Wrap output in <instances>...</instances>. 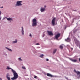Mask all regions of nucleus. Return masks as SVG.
<instances>
[{
    "instance_id": "22",
    "label": "nucleus",
    "mask_w": 80,
    "mask_h": 80,
    "mask_svg": "<svg viewBox=\"0 0 80 80\" xmlns=\"http://www.w3.org/2000/svg\"><path fill=\"white\" fill-rule=\"evenodd\" d=\"M8 77H10V75H8V74L7 75L6 77L7 78H9Z\"/></svg>"
},
{
    "instance_id": "7",
    "label": "nucleus",
    "mask_w": 80,
    "mask_h": 80,
    "mask_svg": "<svg viewBox=\"0 0 80 80\" xmlns=\"http://www.w3.org/2000/svg\"><path fill=\"white\" fill-rule=\"evenodd\" d=\"M75 72L78 75H79V76H80V72L79 71H77L76 70H74Z\"/></svg>"
},
{
    "instance_id": "17",
    "label": "nucleus",
    "mask_w": 80,
    "mask_h": 80,
    "mask_svg": "<svg viewBox=\"0 0 80 80\" xmlns=\"http://www.w3.org/2000/svg\"><path fill=\"white\" fill-rule=\"evenodd\" d=\"M50 35H52V36L53 35V33H52V31H50Z\"/></svg>"
},
{
    "instance_id": "9",
    "label": "nucleus",
    "mask_w": 80,
    "mask_h": 80,
    "mask_svg": "<svg viewBox=\"0 0 80 80\" xmlns=\"http://www.w3.org/2000/svg\"><path fill=\"white\" fill-rule=\"evenodd\" d=\"M65 40L68 42H69L70 41V39L69 38H68L67 39H65Z\"/></svg>"
},
{
    "instance_id": "28",
    "label": "nucleus",
    "mask_w": 80,
    "mask_h": 80,
    "mask_svg": "<svg viewBox=\"0 0 80 80\" xmlns=\"http://www.w3.org/2000/svg\"><path fill=\"white\" fill-rule=\"evenodd\" d=\"M46 61H48V59H46Z\"/></svg>"
},
{
    "instance_id": "23",
    "label": "nucleus",
    "mask_w": 80,
    "mask_h": 80,
    "mask_svg": "<svg viewBox=\"0 0 80 80\" xmlns=\"http://www.w3.org/2000/svg\"><path fill=\"white\" fill-rule=\"evenodd\" d=\"M40 45V44H39V43H37L36 44V45Z\"/></svg>"
},
{
    "instance_id": "4",
    "label": "nucleus",
    "mask_w": 80,
    "mask_h": 80,
    "mask_svg": "<svg viewBox=\"0 0 80 80\" xmlns=\"http://www.w3.org/2000/svg\"><path fill=\"white\" fill-rule=\"evenodd\" d=\"M60 35H61V34L60 33H58L55 35V38L56 40H58V38L60 37Z\"/></svg>"
},
{
    "instance_id": "20",
    "label": "nucleus",
    "mask_w": 80,
    "mask_h": 80,
    "mask_svg": "<svg viewBox=\"0 0 80 80\" xmlns=\"http://www.w3.org/2000/svg\"><path fill=\"white\" fill-rule=\"evenodd\" d=\"M18 60H19V61H22V59H21V58H18Z\"/></svg>"
},
{
    "instance_id": "33",
    "label": "nucleus",
    "mask_w": 80,
    "mask_h": 80,
    "mask_svg": "<svg viewBox=\"0 0 80 80\" xmlns=\"http://www.w3.org/2000/svg\"><path fill=\"white\" fill-rule=\"evenodd\" d=\"M79 61L80 62V58H79Z\"/></svg>"
},
{
    "instance_id": "5",
    "label": "nucleus",
    "mask_w": 80,
    "mask_h": 80,
    "mask_svg": "<svg viewBox=\"0 0 80 80\" xmlns=\"http://www.w3.org/2000/svg\"><path fill=\"white\" fill-rule=\"evenodd\" d=\"M22 1H17V3L16 4V6H20L22 5V4L21 3Z\"/></svg>"
},
{
    "instance_id": "10",
    "label": "nucleus",
    "mask_w": 80,
    "mask_h": 80,
    "mask_svg": "<svg viewBox=\"0 0 80 80\" xmlns=\"http://www.w3.org/2000/svg\"><path fill=\"white\" fill-rule=\"evenodd\" d=\"M22 35H24V31L23 30V28L22 27Z\"/></svg>"
},
{
    "instance_id": "32",
    "label": "nucleus",
    "mask_w": 80,
    "mask_h": 80,
    "mask_svg": "<svg viewBox=\"0 0 80 80\" xmlns=\"http://www.w3.org/2000/svg\"><path fill=\"white\" fill-rule=\"evenodd\" d=\"M45 35H44L43 36V37H44V36H45Z\"/></svg>"
},
{
    "instance_id": "34",
    "label": "nucleus",
    "mask_w": 80,
    "mask_h": 80,
    "mask_svg": "<svg viewBox=\"0 0 80 80\" xmlns=\"http://www.w3.org/2000/svg\"><path fill=\"white\" fill-rule=\"evenodd\" d=\"M44 8H46V6H44Z\"/></svg>"
},
{
    "instance_id": "27",
    "label": "nucleus",
    "mask_w": 80,
    "mask_h": 80,
    "mask_svg": "<svg viewBox=\"0 0 80 80\" xmlns=\"http://www.w3.org/2000/svg\"><path fill=\"white\" fill-rule=\"evenodd\" d=\"M34 78H37V77L36 76H35L34 77Z\"/></svg>"
},
{
    "instance_id": "14",
    "label": "nucleus",
    "mask_w": 80,
    "mask_h": 80,
    "mask_svg": "<svg viewBox=\"0 0 80 80\" xmlns=\"http://www.w3.org/2000/svg\"><path fill=\"white\" fill-rule=\"evenodd\" d=\"M59 48H60L61 49H63V46L62 45H61L59 46Z\"/></svg>"
},
{
    "instance_id": "19",
    "label": "nucleus",
    "mask_w": 80,
    "mask_h": 80,
    "mask_svg": "<svg viewBox=\"0 0 80 80\" xmlns=\"http://www.w3.org/2000/svg\"><path fill=\"white\" fill-rule=\"evenodd\" d=\"M43 56H44L43 54H41L40 56V57H41V58H42V57H43Z\"/></svg>"
},
{
    "instance_id": "31",
    "label": "nucleus",
    "mask_w": 80,
    "mask_h": 80,
    "mask_svg": "<svg viewBox=\"0 0 80 80\" xmlns=\"http://www.w3.org/2000/svg\"><path fill=\"white\" fill-rule=\"evenodd\" d=\"M0 80H2V79L1 78H0Z\"/></svg>"
},
{
    "instance_id": "16",
    "label": "nucleus",
    "mask_w": 80,
    "mask_h": 80,
    "mask_svg": "<svg viewBox=\"0 0 80 80\" xmlns=\"http://www.w3.org/2000/svg\"><path fill=\"white\" fill-rule=\"evenodd\" d=\"M48 35H50V31H48Z\"/></svg>"
},
{
    "instance_id": "6",
    "label": "nucleus",
    "mask_w": 80,
    "mask_h": 80,
    "mask_svg": "<svg viewBox=\"0 0 80 80\" xmlns=\"http://www.w3.org/2000/svg\"><path fill=\"white\" fill-rule=\"evenodd\" d=\"M45 8H43L42 7L40 9V11L41 12H45Z\"/></svg>"
},
{
    "instance_id": "36",
    "label": "nucleus",
    "mask_w": 80,
    "mask_h": 80,
    "mask_svg": "<svg viewBox=\"0 0 80 80\" xmlns=\"http://www.w3.org/2000/svg\"><path fill=\"white\" fill-rule=\"evenodd\" d=\"M1 8H3V7H1Z\"/></svg>"
},
{
    "instance_id": "2",
    "label": "nucleus",
    "mask_w": 80,
    "mask_h": 80,
    "mask_svg": "<svg viewBox=\"0 0 80 80\" xmlns=\"http://www.w3.org/2000/svg\"><path fill=\"white\" fill-rule=\"evenodd\" d=\"M55 21H56V18H54L52 22V26H55V25H57V23H55Z\"/></svg>"
},
{
    "instance_id": "18",
    "label": "nucleus",
    "mask_w": 80,
    "mask_h": 80,
    "mask_svg": "<svg viewBox=\"0 0 80 80\" xmlns=\"http://www.w3.org/2000/svg\"><path fill=\"white\" fill-rule=\"evenodd\" d=\"M47 76H48V77H50V74L48 73L47 74Z\"/></svg>"
},
{
    "instance_id": "21",
    "label": "nucleus",
    "mask_w": 80,
    "mask_h": 80,
    "mask_svg": "<svg viewBox=\"0 0 80 80\" xmlns=\"http://www.w3.org/2000/svg\"><path fill=\"white\" fill-rule=\"evenodd\" d=\"M22 69H24V70H25V69H26V68H25V67L23 66H22Z\"/></svg>"
},
{
    "instance_id": "13",
    "label": "nucleus",
    "mask_w": 80,
    "mask_h": 80,
    "mask_svg": "<svg viewBox=\"0 0 80 80\" xmlns=\"http://www.w3.org/2000/svg\"><path fill=\"white\" fill-rule=\"evenodd\" d=\"M6 49H7V50H9V51L10 52H12V49L8 48H6Z\"/></svg>"
},
{
    "instance_id": "12",
    "label": "nucleus",
    "mask_w": 80,
    "mask_h": 80,
    "mask_svg": "<svg viewBox=\"0 0 80 80\" xmlns=\"http://www.w3.org/2000/svg\"><path fill=\"white\" fill-rule=\"evenodd\" d=\"M57 49H54L53 51V54H55V53H56V52H57Z\"/></svg>"
},
{
    "instance_id": "3",
    "label": "nucleus",
    "mask_w": 80,
    "mask_h": 80,
    "mask_svg": "<svg viewBox=\"0 0 80 80\" xmlns=\"http://www.w3.org/2000/svg\"><path fill=\"white\" fill-rule=\"evenodd\" d=\"M32 22L33 23L32 24V27H34V26H36L37 25V19H33Z\"/></svg>"
},
{
    "instance_id": "15",
    "label": "nucleus",
    "mask_w": 80,
    "mask_h": 80,
    "mask_svg": "<svg viewBox=\"0 0 80 80\" xmlns=\"http://www.w3.org/2000/svg\"><path fill=\"white\" fill-rule=\"evenodd\" d=\"M17 42V39H16L15 41H13V43H15Z\"/></svg>"
},
{
    "instance_id": "25",
    "label": "nucleus",
    "mask_w": 80,
    "mask_h": 80,
    "mask_svg": "<svg viewBox=\"0 0 80 80\" xmlns=\"http://www.w3.org/2000/svg\"><path fill=\"white\" fill-rule=\"evenodd\" d=\"M50 77H53L54 76L52 75V74H50Z\"/></svg>"
},
{
    "instance_id": "29",
    "label": "nucleus",
    "mask_w": 80,
    "mask_h": 80,
    "mask_svg": "<svg viewBox=\"0 0 80 80\" xmlns=\"http://www.w3.org/2000/svg\"><path fill=\"white\" fill-rule=\"evenodd\" d=\"M2 14V12L1 11H0V15Z\"/></svg>"
},
{
    "instance_id": "11",
    "label": "nucleus",
    "mask_w": 80,
    "mask_h": 80,
    "mask_svg": "<svg viewBox=\"0 0 80 80\" xmlns=\"http://www.w3.org/2000/svg\"><path fill=\"white\" fill-rule=\"evenodd\" d=\"M7 19L8 21H11L12 20V18H7Z\"/></svg>"
},
{
    "instance_id": "35",
    "label": "nucleus",
    "mask_w": 80,
    "mask_h": 80,
    "mask_svg": "<svg viewBox=\"0 0 80 80\" xmlns=\"http://www.w3.org/2000/svg\"><path fill=\"white\" fill-rule=\"evenodd\" d=\"M44 73L45 74V75H46V73L45 72Z\"/></svg>"
},
{
    "instance_id": "24",
    "label": "nucleus",
    "mask_w": 80,
    "mask_h": 80,
    "mask_svg": "<svg viewBox=\"0 0 80 80\" xmlns=\"http://www.w3.org/2000/svg\"><path fill=\"white\" fill-rule=\"evenodd\" d=\"M8 78V80H10V77L8 78Z\"/></svg>"
},
{
    "instance_id": "37",
    "label": "nucleus",
    "mask_w": 80,
    "mask_h": 80,
    "mask_svg": "<svg viewBox=\"0 0 80 80\" xmlns=\"http://www.w3.org/2000/svg\"><path fill=\"white\" fill-rule=\"evenodd\" d=\"M0 19H1V18H0Z\"/></svg>"
},
{
    "instance_id": "30",
    "label": "nucleus",
    "mask_w": 80,
    "mask_h": 80,
    "mask_svg": "<svg viewBox=\"0 0 80 80\" xmlns=\"http://www.w3.org/2000/svg\"><path fill=\"white\" fill-rule=\"evenodd\" d=\"M71 49L72 50H73V48H71Z\"/></svg>"
},
{
    "instance_id": "8",
    "label": "nucleus",
    "mask_w": 80,
    "mask_h": 80,
    "mask_svg": "<svg viewBox=\"0 0 80 80\" xmlns=\"http://www.w3.org/2000/svg\"><path fill=\"white\" fill-rule=\"evenodd\" d=\"M70 60L73 62H77V60L76 59H70Z\"/></svg>"
},
{
    "instance_id": "1",
    "label": "nucleus",
    "mask_w": 80,
    "mask_h": 80,
    "mask_svg": "<svg viewBox=\"0 0 80 80\" xmlns=\"http://www.w3.org/2000/svg\"><path fill=\"white\" fill-rule=\"evenodd\" d=\"M7 69V70H12V73H13L14 77L13 78H11V79L12 80H16V79H17L18 78V73H17L15 71L13 70V69H12V68H9L8 66Z\"/></svg>"
},
{
    "instance_id": "26",
    "label": "nucleus",
    "mask_w": 80,
    "mask_h": 80,
    "mask_svg": "<svg viewBox=\"0 0 80 80\" xmlns=\"http://www.w3.org/2000/svg\"><path fill=\"white\" fill-rule=\"evenodd\" d=\"M29 37H32V34H30Z\"/></svg>"
}]
</instances>
